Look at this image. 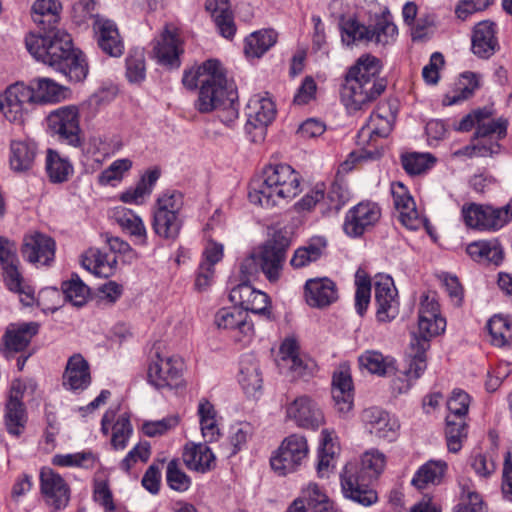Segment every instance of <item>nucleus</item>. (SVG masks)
<instances>
[{"label": "nucleus", "instance_id": "nucleus-25", "mask_svg": "<svg viewBox=\"0 0 512 512\" xmlns=\"http://www.w3.org/2000/svg\"><path fill=\"white\" fill-rule=\"evenodd\" d=\"M362 420L366 429L376 437L387 441L396 439L398 422L386 411L378 407L367 408L362 413Z\"/></svg>", "mask_w": 512, "mask_h": 512}, {"label": "nucleus", "instance_id": "nucleus-40", "mask_svg": "<svg viewBox=\"0 0 512 512\" xmlns=\"http://www.w3.org/2000/svg\"><path fill=\"white\" fill-rule=\"evenodd\" d=\"M3 270V279L6 287L19 295L20 301L25 306L34 303V288L28 284L18 269V265L9 266Z\"/></svg>", "mask_w": 512, "mask_h": 512}, {"label": "nucleus", "instance_id": "nucleus-39", "mask_svg": "<svg viewBox=\"0 0 512 512\" xmlns=\"http://www.w3.org/2000/svg\"><path fill=\"white\" fill-rule=\"evenodd\" d=\"M466 251L481 263L499 265L503 260V248L497 239L475 241L467 246Z\"/></svg>", "mask_w": 512, "mask_h": 512}, {"label": "nucleus", "instance_id": "nucleus-20", "mask_svg": "<svg viewBox=\"0 0 512 512\" xmlns=\"http://www.w3.org/2000/svg\"><path fill=\"white\" fill-rule=\"evenodd\" d=\"M380 217L381 209L376 203L360 202L347 212L343 225L344 231L352 237L361 236L368 228L374 226Z\"/></svg>", "mask_w": 512, "mask_h": 512}, {"label": "nucleus", "instance_id": "nucleus-30", "mask_svg": "<svg viewBox=\"0 0 512 512\" xmlns=\"http://www.w3.org/2000/svg\"><path fill=\"white\" fill-rule=\"evenodd\" d=\"M37 144L30 138L11 140L9 146V165L15 172L32 169L37 156Z\"/></svg>", "mask_w": 512, "mask_h": 512}, {"label": "nucleus", "instance_id": "nucleus-53", "mask_svg": "<svg viewBox=\"0 0 512 512\" xmlns=\"http://www.w3.org/2000/svg\"><path fill=\"white\" fill-rule=\"evenodd\" d=\"M436 158L430 153L411 152L401 156V163L409 175H420L431 169Z\"/></svg>", "mask_w": 512, "mask_h": 512}, {"label": "nucleus", "instance_id": "nucleus-16", "mask_svg": "<svg viewBox=\"0 0 512 512\" xmlns=\"http://www.w3.org/2000/svg\"><path fill=\"white\" fill-rule=\"evenodd\" d=\"M214 324L219 330L228 332L238 342L251 339L254 329L248 313L238 307H224L214 316Z\"/></svg>", "mask_w": 512, "mask_h": 512}, {"label": "nucleus", "instance_id": "nucleus-47", "mask_svg": "<svg viewBox=\"0 0 512 512\" xmlns=\"http://www.w3.org/2000/svg\"><path fill=\"white\" fill-rule=\"evenodd\" d=\"M60 9V3L55 0H36L32 6V19L44 30H51L58 22Z\"/></svg>", "mask_w": 512, "mask_h": 512}, {"label": "nucleus", "instance_id": "nucleus-37", "mask_svg": "<svg viewBox=\"0 0 512 512\" xmlns=\"http://www.w3.org/2000/svg\"><path fill=\"white\" fill-rule=\"evenodd\" d=\"M336 439L337 438L333 430H322L317 464V474L320 478L328 477L334 467V456L337 454L339 449Z\"/></svg>", "mask_w": 512, "mask_h": 512}, {"label": "nucleus", "instance_id": "nucleus-32", "mask_svg": "<svg viewBox=\"0 0 512 512\" xmlns=\"http://www.w3.org/2000/svg\"><path fill=\"white\" fill-rule=\"evenodd\" d=\"M498 46L495 37V25L489 21L478 23L472 35V51L481 58L492 56Z\"/></svg>", "mask_w": 512, "mask_h": 512}, {"label": "nucleus", "instance_id": "nucleus-29", "mask_svg": "<svg viewBox=\"0 0 512 512\" xmlns=\"http://www.w3.org/2000/svg\"><path fill=\"white\" fill-rule=\"evenodd\" d=\"M182 458L189 470L200 473L211 471L216 466V457L205 443H186L183 448Z\"/></svg>", "mask_w": 512, "mask_h": 512}, {"label": "nucleus", "instance_id": "nucleus-48", "mask_svg": "<svg viewBox=\"0 0 512 512\" xmlns=\"http://www.w3.org/2000/svg\"><path fill=\"white\" fill-rule=\"evenodd\" d=\"M277 40L274 30H260L253 32L245 39L244 52L247 57H261Z\"/></svg>", "mask_w": 512, "mask_h": 512}, {"label": "nucleus", "instance_id": "nucleus-63", "mask_svg": "<svg viewBox=\"0 0 512 512\" xmlns=\"http://www.w3.org/2000/svg\"><path fill=\"white\" fill-rule=\"evenodd\" d=\"M166 481L171 489L180 492L188 490L191 484L190 478L181 469L177 459H173L168 463Z\"/></svg>", "mask_w": 512, "mask_h": 512}, {"label": "nucleus", "instance_id": "nucleus-34", "mask_svg": "<svg viewBox=\"0 0 512 512\" xmlns=\"http://www.w3.org/2000/svg\"><path fill=\"white\" fill-rule=\"evenodd\" d=\"M399 186L402 191L393 192L394 204L399 211V220L408 229L417 230L424 224V219L419 215L412 196L401 184Z\"/></svg>", "mask_w": 512, "mask_h": 512}, {"label": "nucleus", "instance_id": "nucleus-5", "mask_svg": "<svg viewBox=\"0 0 512 512\" xmlns=\"http://www.w3.org/2000/svg\"><path fill=\"white\" fill-rule=\"evenodd\" d=\"M341 39L347 45L369 44L386 46L392 44L398 31L388 11L375 14L365 25L354 17L343 18L340 21Z\"/></svg>", "mask_w": 512, "mask_h": 512}, {"label": "nucleus", "instance_id": "nucleus-33", "mask_svg": "<svg viewBox=\"0 0 512 512\" xmlns=\"http://www.w3.org/2000/svg\"><path fill=\"white\" fill-rule=\"evenodd\" d=\"M248 122L254 126H267L276 115L274 102L266 96H252L246 106Z\"/></svg>", "mask_w": 512, "mask_h": 512}, {"label": "nucleus", "instance_id": "nucleus-9", "mask_svg": "<svg viewBox=\"0 0 512 512\" xmlns=\"http://www.w3.org/2000/svg\"><path fill=\"white\" fill-rule=\"evenodd\" d=\"M446 320L440 315L439 304L434 296L423 295L418 311V331L413 334L414 344L429 349L430 340L444 332Z\"/></svg>", "mask_w": 512, "mask_h": 512}, {"label": "nucleus", "instance_id": "nucleus-26", "mask_svg": "<svg viewBox=\"0 0 512 512\" xmlns=\"http://www.w3.org/2000/svg\"><path fill=\"white\" fill-rule=\"evenodd\" d=\"M230 300L239 304L242 310L256 314H270V301L266 293L254 289L248 283H241L230 292Z\"/></svg>", "mask_w": 512, "mask_h": 512}, {"label": "nucleus", "instance_id": "nucleus-44", "mask_svg": "<svg viewBox=\"0 0 512 512\" xmlns=\"http://www.w3.org/2000/svg\"><path fill=\"white\" fill-rule=\"evenodd\" d=\"M380 71V60L371 54H365L350 67L345 77L370 82L385 81V79L379 77Z\"/></svg>", "mask_w": 512, "mask_h": 512}, {"label": "nucleus", "instance_id": "nucleus-60", "mask_svg": "<svg viewBox=\"0 0 512 512\" xmlns=\"http://www.w3.org/2000/svg\"><path fill=\"white\" fill-rule=\"evenodd\" d=\"M219 63L220 62L217 60L210 59L205 61L195 70L185 72L182 79L183 84L189 89H194L198 85H200L201 87L203 84V80L207 79L208 76H210L213 71L218 69Z\"/></svg>", "mask_w": 512, "mask_h": 512}, {"label": "nucleus", "instance_id": "nucleus-2", "mask_svg": "<svg viewBox=\"0 0 512 512\" xmlns=\"http://www.w3.org/2000/svg\"><path fill=\"white\" fill-rule=\"evenodd\" d=\"M301 176L288 164H269L250 184L251 203L271 208L295 198L301 191Z\"/></svg>", "mask_w": 512, "mask_h": 512}, {"label": "nucleus", "instance_id": "nucleus-61", "mask_svg": "<svg viewBox=\"0 0 512 512\" xmlns=\"http://www.w3.org/2000/svg\"><path fill=\"white\" fill-rule=\"evenodd\" d=\"M132 167V161L128 158L115 160L108 168L102 171L98 176L100 185H113L114 182L121 181L124 174Z\"/></svg>", "mask_w": 512, "mask_h": 512}, {"label": "nucleus", "instance_id": "nucleus-36", "mask_svg": "<svg viewBox=\"0 0 512 512\" xmlns=\"http://www.w3.org/2000/svg\"><path fill=\"white\" fill-rule=\"evenodd\" d=\"M327 241L322 236H314L307 243L295 250L290 264L294 268H303L318 261L325 253Z\"/></svg>", "mask_w": 512, "mask_h": 512}, {"label": "nucleus", "instance_id": "nucleus-45", "mask_svg": "<svg viewBox=\"0 0 512 512\" xmlns=\"http://www.w3.org/2000/svg\"><path fill=\"white\" fill-rule=\"evenodd\" d=\"M460 502L457 512H486L481 495L476 491L473 481L461 476L458 479Z\"/></svg>", "mask_w": 512, "mask_h": 512}, {"label": "nucleus", "instance_id": "nucleus-19", "mask_svg": "<svg viewBox=\"0 0 512 512\" xmlns=\"http://www.w3.org/2000/svg\"><path fill=\"white\" fill-rule=\"evenodd\" d=\"M183 52V41L179 30L172 24H166L161 34L154 40L153 53L162 65L178 68L179 56Z\"/></svg>", "mask_w": 512, "mask_h": 512}, {"label": "nucleus", "instance_id": "nucleus-38", "mask_svg": "<svg viewBox=\"0 0 512 512\" xmlns=\"http://www.w3.org/2000/svg\"><path fill=\"white\" fill-rule=\"evenodd\" d=\"M114 218L123 231L134 238L135 244L146 245L147 231L142 219L133 211L126 208H117Z\"/></svg>", "mask_w": 512, "mask_h": 512}, {"label": "nucleus", "instance_id": "nucleus-58", "mask_svg": "<svg viewBox=\"0 0 512 512\" xmlns=\"http://www.w3.org/2000/svg\"><path fill=\"white\" fill-rule=\"evenodd\" d=\"M421 349V344L410 343V352L408 354V368L405 370V376L417 380L421 377L427 368L426 351Z\"/></svg>", "mask_w": 512, "mask_h": 512}, {"label": "nucleus", "instance_id": "nucleus-8", "mask_svg": "<svg viewBox=\"0 0 512 512\" xmlns=\"http://www.w3.org/2000/svg\"><path fill=\"white\" fill-rule=\"evenodd\" d=\"M308 444L304 436L292 434L286 437L270 458L272 470L279 476L297 471L308 454Z\"/></svg>", "mask_w": 512, "mask_h": 512}, {"label": "nucleus", "instance_id": "nucleus-50", "mask_svg": "<svg viewBox=\"0 0 512 512\" xmlns=\"http://www.w3.org/2000/svg\"><path fill=\"white\" fill-rule=\"evenodd\" d=\"M46 172L53 183L66 182L73 173V166L67 158L52 149L47 151Z\"/></svg>", "mask_w": 512, "mask_h": 512}, {"label": "nucleus", "instance_id": "nucleus-18", "mask_svg": "<svg viewBox=\"0 0 512 512\" xmlns=\"http://www.w3.org/2000/svg\"><path fill=\"white\" fill-rule=\"evenodd\" d=\"M40 491L47 506L53 511H60L70 501V487L61 475L51 468L40 471Z\"/></svg>", "mask_w": 512, "mask_h": 512}, {"label": "nucleus", "instance_id": "nucleus-52", "mask_svg": "<svg viewBox=\"0 0 512 512\" xmlns=\"http://www.w3.org/2000/svg\"><path fill=\"white\" fill-rule=\"evenodd\" d=\"M487 329L493 345L503 347L512 343V320L495 315L488 321Z\"/></svg>", "mask_w": 512, "mask_h": 512}, {"label": "nucleus", "instance_id": "nucleus-43", "mask_svg": "<svg viewBox=\"0 0 512 512\" xmlns=\"http://www.w3.org/2000/svg\"><path fill=\"white\" fill-rule=\"evenodd\" d=\"M262 375L256 359L244 356L240 362L239 383L248 395H254L262 388Z\"/></svg>", "mask_w": 512, "mask_h": 512}, {"label": "nucleus", "instance_id": "nucleus-46", "mask_svg": "<svg viewBox=\"0 0 512 512\" xmlns=\"http://www.w3.org/2000/svg\"><path fill=\"white\" fill-rule=\"evenodd\" d=\"M280 366L288 368L294 376L305 375L308 364L299 356V345L294 338H286L280 346Z\"/></svg>", "mask_w": 512, "mask_h": 512}, {"label": "nucleus", "instance_id": "nucleus-59", "mask_svg": "<svg viewBox=\"0 0 512 512\" xmlns=\"http://www.w3.org/2000/svg\"><path fill=\"white\" fill-rule=\"evenodd\" d=\"M52 463L60 467H83L92 468L96 463V456L90 451H83L74 454H57L52 458Z\"/></svg>", "mask_w": 512, "mask_h": 512}, {"label": "nucleus", "instance_id": "nucleus-3", "mask_svg": "<svg viewBox=\"0 0 512 512\" xmlns=\"http://www.w3.org/2000/svg\"><path fill=\"white\" fill-rule=\"evenodd\" d=\"M384 467L385 456L377 450L365 452L360 462H348L340 475L344 496L363 506L374 504L378 497L369 485Z\"/></svg>", "mask_w": 512, "mask_h": 512}, {"label": "nucleus", "instance_id": "nucleus-15", "mask_svg": "<svg viewBox=\"0 0 512 512\" xmlns=\"http://www.w3.org/2000/svg\"><path fill=\"white\" fill-rule=\"evenodd\" d=\"M507 120L498 118L488 123H480L473 135L477 157H494L500 154V140L507 134Z\"/></svg>", "mask_w": 512, "mask_h": 512}, {"label": "nucleus", "instance_id": "nucleus-49", "mask_svg": "<svg viewBox=\"0 0 512 512\" xmlns=\"http://www.w3.org/2000/svg\"><path fill=\"white\" fill-rule=\"evenodd\" d=\"M83 264L96 276L108 278L114 274L117 260L113 255L102 253L97 249H91L88 251Z\"/></svg>", "mask_w": 512, "mask_h": 512}, {"label": "nucleus", "instance_id": "nucleus-12", "mask_svg": "<svg viewBox=\"0 0 512 512\" xmlns=\"http://www.w3.org/2000/svg\"><path fill=\"white\" fill-rule=\"evenodd\" d=\"M380 108L373 112L368 122L362 126L357 135L358 145L363 147L361 157L366 159H378L382 155L383 150L374 146L377 138H384L389 135L392 130V121L394 116L384 117L380 112Z\"/></svg>", "mask_w": 512, "mask_h": 512}, {"label": "nucleus", "instance_id": "nucleus-31", "mask_svg": "<svg viewBox=\"0 0 512 512\" xmlns=\"http://www.w3.org/2000/svg\"><path fill=\"white\" fill-rule=\"evenodd\" d=\"M332 398L336 410L346 415L353 407V383L347 369H340L333 375L332 380Z\"/></svg>", "mask_w": 512, "mask_h": 512}, {"label": "nucleus", "instance_id": "nucleus-4", "mask_svg": "<svg viewBox=\"0 0 512 512\" xmlns=\"http://www.w3.org/2000/svg\"><path fill=\"white\" fill-rule=\"evenodd\" d=\"M289 246L290 239L286 234L282 231L275 232L271 239L241 262V274L250 278L261 271L270 283L277 282L282 275Z\"/></svg>", "mask_w": 512, "mask_h": 512}, {"label": "nucleus", "instance_id": "nucleus-28", "mask_svg": "<svg viewBox=\"0 0 512 512\" xmlns=\"http://www.w3.org/2000/svg\"><path fill=\"white\" fill-rule=\"evenodd\" d=\"M304 288L306 302L311 307L324 308L338 299L336 284L326 277L309 279Z\"/></svg>", "mask_w": 512, "mask_h": 512}, {"label": "nucleus", "instance_id": "nucleus-14", "mask_svg": "<svg viewBox=\"0 0 512 512\" xmlns=\"http://www.w3.org/2000/svg\"><path fill=\"white\" fill-rule=\"evenodd\" d=\"M461 213L466 226L479 231H497L508 223L507 212L501 207L469 203L463 205Z\"/></svg>", "mask_w": 512, "mask_h": 512}, {"label": "nucleus", "instance_id": "nucleus-35", "mask_svg": "<svg viewBox=\"0 0 512 512\" xmlns=\"http://www.w3.org/2000/svg\"><path fill=\"white\" fill-rule=\"evenodd\" d=\"M205 8L210 12L219 33L225 38L233 37L236 26L228 0H207Z\"/></svg>", "mask_w": 512, "mask_h": 512}, {"label": "nucleus", "instance_id": "nucleus-55", "mask_svg": "<svg viewBox=\"0 0 512 512\" xmlns=\"http://www.w3.org/2000/svg\"><path fill=\"white\" fill-rule=\"evenodd\" d=\"M445 434L448 450L452 453L459 452L467 438L465 419H452V416H447Z\"/></svg>", "mask_w": 512, "mask_h": 512}, {"label": "nucleus", "instance_id": "nucleus-10", "mask_svg": "<svg viewBox=\"0 0 512 512\" xmlns=\"http://www.w3.org/2000/svg\"><path fill=\"white\" fill-rule=\"evenodd\" d=\"M35 92L30 86L23 83L9 85L0 93V113L14 124H23L28 111V105L35 103Z\"/></svg>", "mask_w": 512, "mask_h": 512}, {"label": "nucleus", "instance_id": "nucleus-51", "mask_svg": "<svg viewBox=\"0 0 512 512\" xmlns=\"http://www.w3.org/2000/svg\"><path fill=\"white\" fill-rule=\"evenodd\" d=\"M183 220L180 215L153 213V230L165 239H176L182 228Z\"/></svg>", "mask_w": 512, "mask_h": 512}, {"label": "nucleus", "instance_id": "nucleus-54", "mask_svg": "<svg viewBox=\"0 0 512 512\" xmlns=\"http://www.w3.org/2000/svg\"><path fill=\"white\" fill-rule=\"evenodd\" d=\"M26 424V413L22 401H7L5 413V425L7 431L14 436H19Z\"/></svg>", "mask_w": 512, "mask_h": 512}, {"label": "nucleus", "instance_id": "nucleus-7", "mask_svg": "<svg viewBox=\"0 0 512 512\" xmlns=\"http://www.w3.org/2000/svg\"><path fill=\"white\" fill-rule=\"evenodd\" d=\"M237 98V91L232 84L227 83L226 76L219 63L218 69L203 80L195 105L201 113H209L220 108L228 100L236 101Z\"/></svg>", "mask_w": 512, "mask_h": 512}, {"label": "nucleus", "instance_id": "nucleus-22", "mask_svg": "<svg viewBox=\"0 0 512 512\" xmlns=\"http://www.w3.org/2000/svg\"><path fill=\"white\" fill-rule=\"evenodd\" d=\"M92 27L97 44L104 53L112 57H120L123 54L124 43L113 20L96 15Z\"/></svg>", "mask_w": 512, "mask_h": 512}, {"label": "nucleus", "instance_id": "nucleus-1", "mask_svg": "<svg viewBox=\"0 0 512 512\" xmlns=\"http://www.w3.org/2000/svg\"><path fill=\"white\" fill-rule=\"evenodd\" d=\"M26 48L38 61L62 73L70 81L80 82L88 73V65L81 51L75 50L72 38L64 30L50 31L46 35L29 34Z\"/></svg>", "mask_w": 512, "mask_h": 512}, {"label": "nucleus", "instance_id": "nucleus-24", "mask_svg": "<svg viewBox=\"0 0 512 512\" xmlns=\"http://www.w3.org/2000/svg\"><path fill=\"white\" fill-rule=\"evenodd\" d=\"M397 290L389 276H380L375 282L376 317L379 322H390L398 315Z\"/></svg>", "mask_w": 512, "mask_h": 512}, {"label": "nucleus", "instance_id": "nucleus-42", "mask_svg": "<svg viewBox=\"0 0 512 512\" xmlns=\"http://www.w3.org/2000/svg\"><path fill=\"white\" fill-rule=\"evenodd\" d=\"M359 366L371 374L386 376L396 371L395 359L376 350H367L358 357Z\"/></svg>", "mask_w": 512, "mask_h": 512}, {"label": "nucleus", "instance_id": "nucleus-13", "mask_svg": "<svg viewBox=\"0 0 512 512\" xmlns=\"http://www.w3.org/2000/svg\"><path fill=\"white\" fill-rule=\"evenodd\" d=\"M47 121L51 132L59 141L73 147L81 145L79 114L75 106H65L52 111Z\"/></svg>", "mask_w": 512, "mask_h": 512}, {"label": "nucleus", "instance_id": "nucleus-56", "mask_svg": "<svg viewBox=\"0 0 512 512\" xmlns=\"http://www.w3.org/2000/svg\"><path fill=\"white\" fill-rule=\"evenodd\" d=\"M62 291L65 299L76 307L83 306L90 294L88 286L78 276H72L70 280L63 282Z\"/></svg>", "mask_w": 512, "mask_h": 512}, {"label": "nucleus", "instance_id": "nucleus-6", "mask_svg": "<svg viewBox=\"0 0 512 512\" xmlns=\"http://www.w3.org/2000/svg\"><path fill=\"white\" fill-rule=\"evenodd\" d=\"M183 361L179 356L171 355L154 347L150 355L147 380L158 390L173 389L182 382Z\"/></svg>", "mask_w": 512, "mask_h": 512}, {"label": "nucleus", "instance_id": "nucleus-23", "mask_svg": "<svg viewBox=\"0 0 512 512\" xmlns=\"http://www.w3.org/2000/svg\"><path fill=\"white\" fill-rule=\"evenodd\" d=\"M287 415L299 427L316 430L324 424V414L319 405L310 397H297L287 408Z\"/></svg>", "mask_w": 512, "mask_h": 512}, {"label": "nucleus", "instance_id": "nucleus-41", "mask_svg": "<svg viewBox=\"0 0 512 512\" xmlns=\"http://www.w3.org/2000/svg\"><path fill=\"white\" fill-rule=\"evenodd\" d=\"M446 470V462L430 460L417 470L411 483L419 490L425 489L430 485H439L445 476Z\"/></svg>", "mask_w": 512, "mask_h": 512}, {"label": "nucleus", "instance_id": "nucleus-11", "mask_svg": "<svg viewBox=\"0 0 512 512\" xmlns=\"http://www.w3.org/2000/svg\"><path fill=\"white\" fill-rule=\"evenodd\" d=\"M386 81L370 82L345 77L341 98L349 111L364 110L386 89Z\"/></svg>", "mask_w": 512, "mask_h": 512}, {"label": "nucleus", "instance_id": "nucleus-27", "mask_svg": "<svg viewBox=\"0 0 512 512\" xmlns=\"http://www.w3.org/2000/svg\"><path fill=\"white\" fill-rule=\"evenodd\" d=\"M63 387L72 392H81L91 384L89 363L81 354L72 355L66 364L63 373Z\"/></svg>", "mask_w": 512, "mask_h": 512}, {"label": "nucleus", "instance_id": "nucleus-17", "mask_svg": "<svg viewBox=\"0 0 512 512\" xmlns=\"http://www.w3.org/2000/svg\"><path fill=\"white\" fill-rule=\"evenodd\" d=\"M38 329L39 325L35 322L9 324L1 339V354L9 360L18 353H25Z\"/></svg>", "mask_w": 512, "mask_h": 512}, {"label": "nucleus", "instance_id": "nucleus-21", "mask_svg": "<svg viewBox=\"0 0 512 512\" xmlns=\"http://www.w3.org/2000/svg\"><path fill=\"white\" fill-rule=\"evenodd\" d=\"M56 244L48 235L33 232L23 238L21 253L25 260L44 266L54 261Z\"/></svg>", "mask_w": 512, "mask_h": 512}, {"label": "nucleus", "instance_id": "nucleus-64", "mask_svg": "<svg viewBox=\"0 0 512 512\" xmlns=\"http://www.w3.org/2000/svg\"><path fill=\"white\" fill-rule=\"evenodd\" d=\"M349 198L350 193L347 185L340 180H336L331 184L324 201L327 203L328 210L337 212L346 204Z\"/></svg>", "mask_w": 512, "mask_h": 512}, {"label": "nucleus", "instance_id": "nucleus-57", "mask_svg": "<svg viewBox=\"0 0 512 512\" xmlns=\"http://www.w3.org/2000/svg\"><path fill=\"white\" fill-rule=\"evenodd\" d=\"M31 88L35 92V102H57L63 97L62 86L48 78L34 80Z\"/></svg>", "mask_w": 512, "mask_h": 512}, {"label": "nucleus", "instance_id": "nucleus-62", "mask_svg": "<svg viewBox=\"0 0 512 512\" xmlns=\"http://www.w3.org/2000/svg\"><path fill=\"white\" fill-rule=\"evenodd\" d=\"M355 308L360 316H363L371 297V282L364 272L358 270L356 273Z\"/></svg>", "mask_w": 512, "mask_h": 512}]
</instances>
